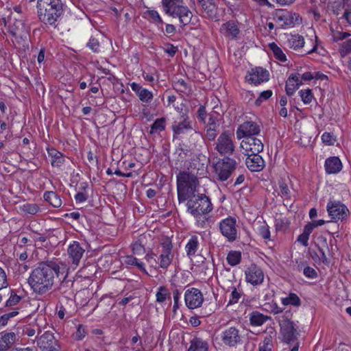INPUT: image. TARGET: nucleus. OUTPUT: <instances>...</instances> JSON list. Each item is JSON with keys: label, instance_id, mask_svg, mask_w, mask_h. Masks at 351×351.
I'll return each instance as SVG.
<instances>
[{"label": "nucleus", "instance_id": "nucleus-19", "mask_svg": "<svg viewBox=\"0 0 351 351\" xmlns=\"http://www.w3.org/2000/svg\"><path fill=\"white\" fill-rule=\"evenodd\" d=\"M263 147L262 139L258 137L245 138L241 143V148L244 150L245 155L259 154Z\"/></svg>", "mask_w": 351, "mask_h": 351}, {"label": "nucleus", "instance_id": "nucleus-11", "mask_svg": "<svg viewBox=\"0 0 351 351\" xmlns=\"http://www.w3.org/2000/svg\"><path fill=\"white\" fill-rule=\"evenodd\" d=\"M277 22H282V27H293L302 22V18L295 12H288L285 10H277L275 16Z\"/></svg>", "mask_w": 351, "mask_h": 351}, {"label": "nucleus", "instance_id": "nucleus-6", "mask_svg": "<svg viewBox=\"0 0 351 351\" xmlns=\"http://www.w3.org/2000/svg\"><path fill=\"white\" fill-rule=\"evenodd\" d=\"M186 200L187 212L190 214L211 212L213 209L210 199L204 193L193 194Z\"/></svg>", "mask_w": 351, "mask_h": 351}, {"label": "nucleus", "instance_id": "nucleus-2", "mask_svg": "<svg viewBox=\"0 0 351 351\" xmlns=\"http://www.w3.org/2000/svg\"><path fill=\"white\" fill-rule=\"evenodd\" d=\"M175 258V251L169 238L162 239L156 249V253L149 251L145 259L151 268L167 270L171 265Z\"/></svg>", "mask_w": 351, "mask_h": 351}, {"label": "nucleus", "instance_id": "nucleus-20", "mask_svg": "<svg viewBox=\"0 0 351 351\" xmlns=\"http://www.w3.org/2000/svg\"><path fill=\"white\" fill-rule=\"evenodd\" d=\"M171 129L173 132V137L193 130L192 121L190 120L186 110L183 114H181L179 120L173 121Z\"/></svg>", "mask_w": 351, "mask_h": 351}, {"label": "nucleus", "instance_id": "nucleus-29", "mask_svg": "<svg viewBox=\"0 0 351 351\" xmlns=\"http://www.w3.org/2000/svg\"><path fill=\"white\" fill-rule=\"evenodd\" d=\"M47 150L53 167H60L64 163V157L60 152L53 147H47Z\"/></svg>", "mask_w": 351, "mask_h": 351}, {"label": "nucleus", "instance_id": "nucleus-5", "mask_svg": "<svg viewBox=\"0 0 351 351\" xmlns=\"http://www.w3.org/2000/svg\"><path fill=\"white\" fill-rule=\"evenodd\" d=\"M292 314L290 311H286L278 317L280 325V332L282 337V341L287 344L293 343L297 340L298 335L297 328L291 320Z\"/></svg>", "mask_w": 351, "mask_h": 351}, {"label": "nucleus", "instance_id": "nucleus-55", "mask_svg": "<svg viewBox=\"0 0 351 351\" xmlns=\"http://www.w3.org/2000/svg\"><path fill=\"white\" fill-rule=\"evenodd\" d=\"M86 46L94 53H99L100 51L99 43L95 38L91 37Z\"/></svg>", "mask_w": 351, "mask_h": 351}, {"label": "nucleus", "instance_id": "nucleus-54", "mask_svg": "<svg viewBox=\"0 0 351 351\" xmlns=\"http://www.w3.org/2000/svg\"><path fill=\"white\" fill-rule=\"evenodd\" d=\"M40 328L38 326H32L28 325L26 326L23 330V332L24 335H26L28 337L34 336L36 332L39 334L40 332Z\"/></svg>", "mask_w": 351, "mask_h": 351}, {"label": "nucleus", "instance_id": "nucleus-59", "mask_svg": "<svg viewBox=\"0 0 351 351\" xmlns=\"http://www.w3.org/2000/svg\"><path fill=\"white\" fill-rule=\"evenodd\" d=\"M8 286L7 274L4 269L0 267V289H3Z\"/></svg>", "mask_w": 351, "mask_h": 351}, {"label": "nucleus", "instance_id": "nucleus-38", "mask_svg": "<svg viewBox=\"0 0 351 351\" xmlns=\"http://www.w3.org/2000/svg\"><path fill=\"white\" fill-rule=\"evenodd\" d=\"M281 302L285 306H299L301 304V300L295 293H290L287 297L281 298Z\"/></svg>", "mask_w": 351, "mask_h": 351}, {"label": "nucleus", "instance_id": "nucleus-64", "mask_svg": "<svg viewBox=\"0 0 351 351\" xmlns=\"http://www.w3.org/2000/svg\"><path fill=\"white\" fill-rule=\"evenodd\" d=\"M164 50L169 56L173 57L178 51V47L171 43H167L165 45Z\"/></svg>", "mask_w": 351, "mask_h": 351}, {"label": "nucleus", "instance_id": "nucleus-21", "mask_svg": "<svg viewBox=\"0 0 351 351\" xmlns=\"http://www.w3.org/2000/svg\"><path fill=\"white\" fill-rule=\"evenodd\" d=\"M9 32L14 37L26 38L30 32V27L23 20L15 19L8 26Z\"/></svg>", "mask_w": 351, "mask_h": 351}, {"label": "nucleus", "instance_id": "nucleus-49", "mask_svg": "<svg viewBox=\"0 0 351 351\" xmlns=\"http://www.w3.org/2000/svg\"><path fill=\"white\" fill-rule=\"evenodd\" d=\"M343 8L345 12L343 14V19H344L348 23L351 25V3L350 0H342Z\"/></svg>", "mask_w": 351, "mask_h": 351}, {"label": "nucleus", "instance_id": "nucleus-46", "mask_svg": "<svg viewBox=\"0 0 351 351\" xmlns=\"http://www.w3.org/2000/svg\"><path fill=\"white\" fill-rule=\"evenodd\" d=\"M22 300V296L18 295L15 291L11 290L9 298L5 302L6 307L16 306Z\"/></svg>", "mask_w": 351, "mask_h": 351}, {"label": "nucleus", "instance_id": "nucleus-22", "mask_svg": "<svg viewBox=\"0 0 351 351\" xmlns=\"http://www.w3.org/2000/svg\"><path fill=\"white\" fill-rule=\"evenodd\" d=\"M246 281L254 286L263 283L264 274L262 269L256 265H250L245 271Z\"/></svg>", "mask_w": 351, "mask_h": 351}, {"label": "nucleus", "instance_id": "nucleus-40", "mask_svg": "<svg viewBox=\"0 0 351 351\" xmlns=\"http://www.w3.org/2000/svg\"><path fill=\"white\" fill-rule=\"evenodd\" d=\"M166 119L164 117L157 119L150 126L151 134L159 133L165 129Z\"/></svg>", "mask_w": 351, "mask_h": 351}, {"label": "nucleus", "instance_id": "nucleus-51", "mask_svg": "<svg viewBox=\"0 0 351 351\" xmlns=\"http://www.w3.org/2000/svg\"><path fill=\"white\" fill-rule=\"evenodd\" d=\"M88 334L86 328L82 324L77 326L76 332L73 334L74 339L77 341L82 340Z\"/></svg>", "mask_w": 351, "mask_h": 351}, {"label": "nucleus", "instance_id": "nucleus-58", "mask_svg": "<svg viewBox=\"0 0 351 351\" xmlns=\"http://www.w3.org/2000/svg\"><path fill=\"white\" fill-rule=\"evenodd\" d=\"M175 86L176 87V90L182 93H186L189 90V86L182 79L178 80L177 82H176Z\"/></svg>", "mask_w": 351, "mask_h": 351}, {"label": "nucleus", "instance_id": "nucleus-4", "mask_svg": "<svg viewBox=\"0 0 351 351\" xmlns=\"http://www.w3.org/2000/svg\"><path fill=\"white\" fill-rule=\"evenodd\" d=\"M162 8L164 12L169 16L178 19L180 26L183 28L192 22L193 12L185 5L184 0H162Z\"/></svg>", "mask_w": 351, "mask_h": 351}, {"label": "nucleus", "instance_id": "nucleus-61", "mask_svg": "<svg viewBox=\"0 0 351 351\" xmlns=\"http://www.w3.org/2000/svg\"><path fill=\"white\" fill-rule=\"evenodd\" d=\"M181 293L178 289H175L173 291V311L176 313V311L179 308V300L180 298Z\"/></svg>", "mask_w": 351, "mask_h": 351}, {"label": "nucleus", "instance_id": "nucleus-45", "mask_svg": "<svg viewBox=\"0 0 351 351\" xmlns=\"http://www.w3.org/2000/svg\"><path fill=\"white\" fill-rule=\"evenodd\" d=\"M228 263L231 266H236L241 262V254L238 251H231L226 258Z\"/></svg>", "mask_w": 351, "mask_h": 351}, {"label": "nucleus", "instance_id": "nucleus-41", "mask_svg": "<svg viewBox=\"0 0 351 351\" xmlns=\"http://www.w3.org/2000/svg\"><path fill=\"white\" fill-rule=\"evenodd\" d=\"M21 212L24 214L34 215L40 211V208L36 204L25 203L19 206Z\"/></svg>", "mask_w": 351, "mask_h": 351}, {"label": "nucleus", "instance_id": "nucleus-63", "mask_svg": "<svg viewBox=\"0 0 351 351\" xmlns=\"http://www.w3.org/2000/svg\"><path fill=\"white\" fill-rule=\"evenodd\" d=\"M206 117H207V112H206L205 106L203 105H200V106L199 107L197 112V119L200 121L205 123Z\"/></svg>", "mask_w": 351, "mask_h": 351}, {"label": "nucleus", "instance_id": "nucleus-42", "mask_svg": "<svg viewBox=\"0 0 351 351\" xmlns=\"http://www.w3.org/2000/svg\"><path fill=\"white\" fill-rule=\"evenodd\" d=\"M269 49L273 52L274 57L281 61L285 62L287 60L286 55L284 53L281 48H280L276 43H271L269 44Z\"/></svg>", "mask_w": 351, "mask_h": 351}, {"label": "nucleus", "instance_id": "nucleus-16", "mask_svg": "<svg viewBox=\"0 0 351 351\" xmlns=\"http://www.w3.org/2000/svg\"><path fill=\"white\" fill-rule=\"evenodd\" d=\"M237 166L235 160L224 157L214 165V169L218 176H231L236 170Z\"/></svg>", "mask_w": 351, "mask_h": 351}, {"label": "nucleus", "instance_id": "nucleus-13", "mask_svg": "<svg viewBox=\"0 0 351 351\" xmlns=\"http://www.w3.org/2000/svg\"><path fill=\"white\" fill-rule=\"evenodd\" d=\"M37 346L40 351H60V346L53 334L49 331L45 332L37 339Z\"/></svg>", "mask_w": 351, "mask_h": 351}, {"label": "nucleus", "instance_id": "nucleus-47", "mask_svg": "<svg viewBox=\"0 0 351 351\" xmlns=\"http://www.w3.org/2000/svg\"><path fill=\"white\" fill-rule=\"evenodd\" d=\"M19 308L16 307L13 308L10 312L5 313L0 317V326H5L8 324L10 319L16 316L19 314Z\"/></svg>", "mask_w": 351, "mask_h": 351}, {"label": "nucleus", "instance_id": "nucleus-7", "mask_svg": "<svg viewBox=\"0 0 351 351\" xmlns=\"http://www.w3.org/2000/svg\"><path fill=\"white\" fill-rule=\"evenodd\" d=\"M199 181L197 177H177L178 198L180 202H184L191 195L196 194Z\"/></svg>", "mask_w": 351, "mask_h": 351}, {"label": "nucleus", "instance_id": "nucleus-53", "mask_svg": "<svg viewBox=\"0 0 351 351\" xmlns=\"http://www.w3.org/2000/svg\"><path fill=\"white\" fill-rule=\"evenodd\" d=\"M259 235L265 240H270V230L267 224L264 223L258 228Z\"/></svg>", "mask_w": 351, "mask_h": 351}, {"label": "nucleus", "instance_id": "nucleus-9", "mask_svg": "<svg viewBox=\"0 0 351 351\" xmlns=\"http://www.w3.org/2000/svg\"><path fill=\"white\" fill-rule=\"evenodd\" d=\"M220 231L228 241H234L237 238V220L232 217L222 219L219 223Z\"/></svg>", "mask_w": 351, "mask_h": 351}, {"label": "nucleus", "instance_id": "nucleus-33", "mask_svg": "<svg viewBox=\"0 0 351 351\" xmlns=\"http://www.w3.org/2000/svg\"><path fill=\"white\" fill-rule=\"evenodd\" d=\"M188 351H208V343L200 338L195 337L191 341Z\"/></svg>", "mask_w": 351, "mask_h": 351}, {"label": "nucleus", "instance_id": "nucleus-36", "mask_svg": "<svg viewBox=\"0 0 351 351\" xmlns=\"http://www.w3.org/2000/svg\"><path fill=\"white\" fill-rule=\"evenodd\" d=\"M202 10L211 16L217 8L215 0H197Z\"/></svg>", "mask_w": 351, "mask_h": 351}, {"label": "nucleus", "instance_id": "nucleus-50", "mask_svg": "<svg viewBox=\"0 0 351 351\" xmlns=\"http://www.w3.org/2000/svg\"><path fill=\"white\" fill-rule=\"evenodd\" d=\"M299 95L304 104H309L311 103L313 95L311 89L307 88L304 90H300L299 91Z\"/></svg>", "mask_w": 351, "mask_h": 351}, {"label": "nucleus", "instance_id": "nucleus-28", "mask_svg": "<svg viewBox=\"0 0 351 351\" xmlns=\"http://www.w3.org/2000/svg\"><path fill=\"white\" fill-rule=\"evenodd\" d=\"M16 341V334L13 332L0 333V351L10 348Z\"/></svg>", "mask_w": 351, "mask_h": 351}, {"label": "nucleus", "instance_id": "nucleus-24", "mask_svg": "<svg viewBox=\"0 0 351 351\" xmlns=\"http://www.w3.org/2000/svg\"><path fill=\"white\" fill-rule=\"evenodd\" d=\"M130 87L138 96L141 101L143 103H150L152 101L154 95L152 91L143 88L141 84L136 82L131 83Z\"/></svg>", "mask_w": 351, "mask_h": 351}, {"label": "nucleus", "instance_id": "nucleus-18", "mask_svg": "<svg viewBox=\"0 0 351 351\" xmlns=\"http://www.w3.org/2000/svg\"><path fill=\"white\" fill-rule=\"evenodd\" d=\"M184 301L189 308L195 309L201 306L204 302V297L200 290L192 287L185 291Z\"/></svg>", "mask_w": 351, "mask_h": 351}, {"label": "nucleus", "instance_id": "nucleus-3", "mask_svg": "<svg viewBox=\"0 0 351 351\" xmlns=\"http://www.w3.org/2000/svg\"><path fill=\"white\" fill-rule=\"evenodd\" d=\"M36 8L41 23L57 27L58 22L64 14V5L62 0H38Z\"/></svg>", "mask_w": 351, "mask_h": 351}, {"label": "nucleus", "instance_id": "nucleus-52", "mask_svg": "<svg viewBox=\"0 0 351 351\" xmlns=\"http://www.w3.org/2000/svg\"><path fill=\"white\" fill-rule=\"evenodd\" d=\"M132 250L134 254L138 256H142L145 254L146 252L145 246L142 244L140 240L132 243Z\"/></svg>", "mask_w": 351, "mask_h": 351}, {"label": "nucleus", "instance_id": "nucleus-39", "mask_svg": "<svg viewBox=\"0 0 351 351\" xmlns=\"http://www.w3.org/2000/svg\"><path fill=\"white\" fill-rule=\"evenodd\" d=\"M167 298H171L170 293L167 288L165 286H160L156 293V302L160 304H163Z\"/></svg>", "mask_w": 351, "mask_h": 351}, {"label": "nucleus", "instance_id": "nucleus-37", "mask_svg": "<svg viewBox=\"0 0 351 351\" xmlns=\"http://www.w3.org/2000/svg\"><path fill=\"white\" fill-rule=\"evenodd\" d=\"M228 291H230V295L227 306L233 305L238 303L243 295L242 290L237 289L235 287H229Z\"/></svg>", "mask_w": 351, "mask_h": 351}, {"label": "nucleus", "instance_id": "nucleus-15", "mask_svg": "<svg viewBox=\"0 0 351 351\" xmlns=\"http://www.w3.org/2000/svg\"><path fill=\"white\" fill-rule=\"evenodd\" d=\"M260 132V127L256 123L245 121L238 127L236 134L238 139H245L248 137H256Z\"/></svg>", "mask_w": 351, "mask_h": 351}, {"label": "nucleus", "instance_id": "nucleus-8", "mask_svg": "<svg viewBox=\"0 0 351 351\" xmlns=\"http://www.w3.org/2000/svg\"><path fill=\"white\" fill-rule=\"evenodd\" d=\"M234 134L229 131H224L215 142V150L221 155H232L234 151L233 143Z\"/></svg>", "mask_w": 351, "mask_h": 351}, {"label": "nucleus", "instance_id": "nucleus-12", "mask_svg": "<svg viewBox=\"0 0 351 351\" xmlns=\"http://www.w3.org/2000/svg\"><path fill=\"white\" fill-rule=\"evenodd\" d=\"M269 80V71L263 67L256 66L252 69L245 75V80L250 84L255 86L266 82Z\"/></svg>", "mask_w": 351, "mask_h": 351}, {"label": "nucleus", "instance_id": "nucleus-26", "mask_svg": "<svg viewBox=\"0 0 351 351\" xmlns=\"http://www.w3.org/2000/svg\"><path fill=\"white\" fill-rule=\"evenodd\" d=\"M325 169L328 174H335L339 173L342 169V162L337 156H331L325 160Z\"/></svg>", "mask_w": 351, "mask_h": 351}, {"label": "nucleus", "instance_id": "nucleus-60", "mask_svg": "<svg viewBox=\"0 0 351 351\" xmlns=\"http://www.w3.org/2000/svg\"><path fill=\"white\" fill-rule=\"evenodd\" d=\"M303 274L308 278L313 279L317 276V271L310 266H306L303 269Z\"/></svg>", "mask_w": 351, "mask_h": 351}, {"label": "nucleus", "instance_id": "nucleus-23", "mask_svg": "<svg viewBox=\"0 0 351 351\" xmlns=\"http://www.w3.org/2000/svg\"><path fill=\"white\" fill-rule=\"evenodd\" d=\"M245 164L247 167L252 172H258L261 171L265 166L264 160L258 154H247Z\"/></svg>", "mask_w": 351, "mask_h": 351}, {"label": "nucleus", "instance_id": "nucleus-34", "mask_svg": "<svg viewBox=\"0 0 351 351\" xmlns=\"http://www.w3.org/2000/svg\"><path fill=\"white\" fill-rule=\"evenodd\" d=\"M288 46L294 50H298L304 45V38L299 34L291 35L287 40Z\"/></svg>", "mask_w": 351, "mask_h": 351}, {"label": "nucleus", "instance_id": "nucleus-48", "mask_svg": "<svg viewBox=\"0 0 351 351\" xmlns=\"http://www.w3.org/2000/svg\"><path fill=\"white\" fill-rule=\"evenodd\" d=\"M339 53L342 58L351 53V37H348L340 46Z\"/></svg>", "mask_w": 351, "mask_h": 351}, {"label": "nucleus", "instance_id": "nucleus-30", "mask_svg": "<svg viewBox=\"0 0 351 351\" xmlns=\"http://www.w3.org/2000/svg\"><path fill=\"white\" fill-rule=\"evenodd\" d=\"M221 30L226 37L234 38L239 33V29L232 21H228L221 25Z\"/></svg>", "mask_w": 351, "mask_h": 351}, {"label": "nucleus", "instance_id": "nucleus-32", "mask_svg": "<svg viewBox=\"0 0 351 351\" xmlns=\"http://www.w3.org/2000/svg\"><path fill=\"white\" fill-rule=\"evenodd\" d=\"M199 243L198 237L195 235L191 237L185 245V252L188 257L194 256L199 248Z\"/></svg>", "mask_w": 351, "mask_h": 351}, {"label": "nucleus", "instance_id": "nucleus-1", "mask_svg": "<svg viewBox=\"0 0 351 351\" xmlns=\"http://www.w3.org/2000/svg\"><path fill=\"white\" fill-rule=\"evenodd\" d=\"M69 267L66 263L60 261L42 262L33 269L27 279L29 285L34 293L43 295L51 290L56 278H66Z\"/></svg>", "mask_w": 351, "mask_h": 351}, {"label": "nucleus", "instance_id": "nucleus-43", "mask_svg": "<svg viewBox=\"0 0 351 351\" xmlns=\"http://www.w3.org/2000/svg\"><path fill=\"white\" fill-rule=\"evenodd\" d=\"M331 31V39L334 42H339L340 40H343L344 39H347L348 37L351 36L350 34L347 32H342L339 30L337 28L334 29L332 27H330Z\"/></svg>", "mask_w": 351, "mask_h": 351}, {"label": "nucleus", "instance_id": "nucleus-14", "mask_svg": "<svg viewBox=\"0 0 351 351\" xmlns=\"http://www.w3.org/2000/svg\"><path fill=\"white\" fill-rule=\"evenodd\" d=\"M223 343L230 348H235L242 342V337L239 329L235 327H230L221 333Z\"/></svg>", "mask_w": 351, "mask_h": 351}, {"label": "nucleus", "instance_id": "nucleus-44", "mask_svg": "<svg viewBox=\"0 0 351 351\" xmlns=\"http://www.w3.org/2000/svg\"><path fill=\"white\" fill-rule=\"evenodd\" d=\"M258 351H274L271 336H266L258 345Z\"/></svg>", "mask_w": 351, "mask_h": 351}, {"label": "nucleus", "instance_id": "nucleus-31", "mask_svg": "<svg viewBox=\"0 0 351 351\" xmlns=\"http://www.w3.org/2000/svg\"><path fill=\"white\" fill-rule=\"evenodd\" d=\"M270 319V317L256 311L252 312L249 317L250 323L252 326H261Z\"/></svg>", "mask_w": 351, "mask_h": 351}, {"label": "nucleus", "instance_id": "nucleus-25", "mask_svg": "<svg viewBox=\"0 0 351 351\" xmlns=\"http://www.w3.org/2000/svg\"><path fill=\"white\" fill-rule=\"evenodd\" d=\"M302 84V80L300 79L299 73H291L288 77L286 83L285 90L289 96L294 94L295 90Z\"/></svg>", "mask_w": 351, "mask_h": 351}, {"label": "nucleus", "instance_id": "nucleus-57", "mask_svg": "<svg viewBox=\"0 0 351 351\" xmlns=\"http://www.w3.org/2000/svg\"><path fill=\"white\" fill-rule=\"evenodd\" d=\"M322 141L328 145H334L336 141L335 137L330 132H324L322 135Z\"/></svg>", "mask_w": 351, "mask_h": 351}, {"label": "nucleus", "instance_id": "nucleus-62", "mask_svg": "<svg viewBox=\"0 0 351 351\" xmlns=\"http://www.w3.org/2000/svg\"><path fill=\"white\" fill-rule=\"evenodd\" d=\"M205 130H206L205 138L209 141H214L217 135V130L213 129V128L211 129V128H205Z\"/></svg>", "mask_w": 351, "mask_h": 351}, {"label": "nucleus", "instance_id": "nucleus-56", "mask_svg": "<svg viewBox=\"0 0 351 351\" xmlns=\"http://www.w3.org/2000/svg\"><path fill=\"white\" fill-rule=\"evenodd\" d=\"M272 94L273 93L271 90H267L261 92L259 97L256 99L255 104L258 106H260L263 101L270 98Z\"/></svg>", "mask_w": 351, "mask_h": 351}, {"label": "nucleus", "instance_id": "nucleus-10", "mask_svg": "<svg viewBox=\"0 0 351 351\" xmlns=\"http://www.w3.org/2000/svg\"><path fill=\"white\" fill-rule=\"evenodd\" d=\"M84 252L85 250L77 241H73L69 245L67 254L71 263V266L68 267L69 269L71 268L73 270H75L79 266Z\"/></svg>", "mask_w": 351, "mask_h": 351}, {"label": "nucleus", "instance_id": "nucleus-27", "mask_svg": "<svg viewBox=\"0 0 351 351\" xmlns=\"http://www.w3.org/2000/svg\"><path fill=\"white\" fill-rule=\"evenodd\" d=\"M210 212H203L195 214H191L195 219V224L199 228H207L211 226L212 219L209 213Z\"/></svg>", "mask_w": 351, "mask_h": 351}, {"label": "nucleus", "instance_id": "nucleus-17", "mask_svg": "<svg viewBox=\"0 0 351 351\" xmlns=\"http://www.w3.org/2000/svg\"><path fill=\"white\" fill-rule=\"evenodd\" d=\"M330 217L335 220L345 219L349 215L348 208L340 202L330 201L326 206Z\"/></svg>", "mask_w": 351, "mask_h": 351}, {"label": "nucleus", "instance_id": "nucleus-35", "mask_svg": "<svg viewBox=\"0 0 351 351\" xmlns=\"http://www.w3.org/2000/svg\"><path fill=\"white\" fill-rule=\"evenodd\" d=\"M43 198L54 208L60 207L62 203L60 197L53 191H46L43 195Z\"/></svg>", "mask_w": 351, "mask_h": 351}]
</instances>
